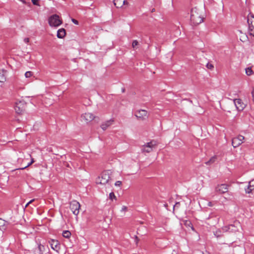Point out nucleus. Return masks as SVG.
<instances>
[{
	"instance_id": "f257e3e1",
	"label": "nucleus",
	"mask_w": 254,
	"mask_h": 254,
	"mask_svg": "<svg viewBox=\"0 0 254 254\" xmlns=\"http://www.w3.org/2000/svg\"><path fill=\"white\" fill-rule=\"evenodd\" d=\"M190 21L194 25H197L203 21L198 9L196 7L192 8L190 11Z\"/></svg>"
},
{
	"instance_id": "f03ea898",
	"label": "nucleus",
	"mask_w": 254,
	"mask_h": 254,
	"mask_svg": "<svg viewBox=\"0 0 254 254\" xmlns=\"http://www.w3.org/2000/svg\"><path fill=\"white\" fill-rule=\"evenodd\" d=\"M111 174L112 172L110 170L104 171L96 179V184L100 185H106L108 184L110 180Z\"/></svg>"
},
{
	"instance_id": "7ed1b4c3",
	"label": "nucleus",
	"mask_w": 254,
	"mask_h": 254,
	"mask_svg": "<svg viewBox=\"0 0 254 254\" xmlns=\"http://www.w3.org/2000/svg\"><path fill=\"white\" fill-rule=\"evenodd\" d=\"M157 145V142L154 140H152L149 142L145 143L141 146V152L143 153H150L156 147Z\"/></svg>"
},
{
	"instance_id": "20e7f679",
	"label": "nucleus",
	"mask_w": 254,
	"mask_h": 254,
	"mask_svg": "<svg viewBox=\"0 0 254 254\" xmlns=\"http://www.w3.org/2000/svg\"><path fill=\"white\" fill-rule=\"evenodd\" d=\"M49 24L51 27H58L62 23V20L59 15L54 14L51 16L48 19Z\"/></svg>"
},
{
	"instance_id": "39448f33",
	"label": "nucleus",
	"mask_w": 254,
	"mask_h": 254,
	"mask_svg": "<svg viewBox=\"0 0 254 254\" xmlns=\"http://www.w3.org/2000/svg\"><path fill=\"white\" fill-rule=\"evenodd\" d=\"M240 226L239 222H236L234 224H231L222 227L223 232H236L239 230L238 227Z\"/></svg>"
},
{
	"instance_id": "423d86ee",
	"label": "nucleus",
	"mask_w": 254,
	"mask_h": 254,
	"mask_svg": "<svg viewBox=\"0 0 254 254\" xmlns=\"http://www.w3.org/2000/svg\"><path fill=\"white\" fill-rule=\"evenodd\" d=\"M80 208V205L77 201L72 200L70 202V209L74 215L78 214Z\"/></svg>"
},
{
	"instance_id": "0eeeda50",
	"label": "nucleus",
	"mask_w": 254,
	"mask_h": 254,
	"mask_svg": "<svg viewBox=\"0 0 254 254\" xmlns=\"http://www.w3.org/2000/svg\"><path fill=\"white\" fill-rule=\"evenodd\" d=\"M247 22L250 34L254 35V17L252 15L248 16Z\"/></svg>"
},
{
	"instance_id": "6e6552de",
	"label": "nucleus",
	"mask_w": 254,
	"mask_h": 254,
	"mask_svg": "<svg viewBox=\"0 0 254 254\" xmlns=\"http://www.w3.org/2000/svg\"><path fill=\"white\" fill-rule=\"evenodd\" d=\"M244 136L239 135L237 137L233 138L232 140V145L234 148L237 147L244 142Z\"/></svg>"
},
{
	"instance_id": "1a4fd4ad",
	"label": "nucleus",
	"mask_w": 254,
	"mask_h": 254,
	"mask_svg": "<svg viewBox=\"0 0 254 254\" xmlns=\"http://www.w3.org/2000/svg\"><path fill=\"white\" fill-rule=\"evenodd\" d=\"M135 117L141 120H144L148 117L147 112L145 110H139L135 112Z\"/></svg>"
},
{
	"instance_id": "9d476101",
	"label": "nucleus",
	"mask_w": 254,
	"mask_h": 254,
	"mask_svg": "<svg viewBox=\"0 0 254 254\" xmlns=\"http://www.w3.org/2000/svg\"><path fill=\"white\" fill-rule=\"evenodd\" d=\"M228 190V185L226 184L218 185L215 187V191L221 194L227 192Z\"/></svg>"
},
{
	"instance_id": "9b49d317",
	"label": "nucleus",
	"mask_w": 254,
	"mask_h": 254,
	"mask_svg": "<svg viewBox=\"0 0 254 254\" xmlns=\"http://www.w3.org/2000/svg\"><path fill=\"white\" fill-rule=\"evenodd\" d=\"M234 104L236 108L238 111H242L246 107V105L240 99H236L233 101Z\"/></svg>"
},
{
	"instance_id": "f8f14e48",
	"label": "nucleus",
	"mask_w": 254,
	"mask_h": 254,
	"mask_svg": "<svg viewBox=\"0 0 254 254\" xmlns=\"http://www.w3.org/2000/svg\"><path fill=\"white\" fill-rule=\"evenodd\" d=\"M49 242L51 248L54 251L58 252L60 249V244L59 242L57 240L51 239Z\"/></svg>"
},
{
	"instance_id": "ddd939ff",
	"label": "nucleus",
	"mask_w": 254,
	"mask_h": 254,
	"mask_svg": "<svg viewBox=\"0 0 254 254\" xmlns=\"http://www.w3.org/2000/svg\"><path fill=\"white\" fill-rule=\"evenodd\" d=\"M81 117L86 123L92 121L95 118V116L90 113H86L83 114Z\"/></svg>"
},
{
	"instance_id": "4468645a",
	"label": "nucleus",
	"mask_w": 254,
	"mask_h": 254,
	"mask_svg": "<svg viewBox=\"0 0 254 254\" xmlns=\"http://www.w3.org/2000/svg\"><path fill=\"white\" fill-rule=\"evenodd\" d=\"M14 109L17 114H21L23 111V105L21 102L16 103Z\"/></svg>"
},
{
	"instance_id": "2eb2a0df",
	"label": "nucleus",
	"mask_w": 254,
	"mask_h": 254,
	"mask_svg": "<svg viewBox=\"0 0 254 254\" xmlns=\"http://www.w3.org/2000/svg\"><path fill=\"white\" fill-rule=\"evenodd\" d=\"M114 122V120H108L104 123H103L101 126V127L103 130H106L108 127L111 126Z\"/></svg>"
},
{
	"instance_id": "dca6fc26",
	"label": "nucleus",
	"mask_w": 254,
	"mask_h": 254,
	"mask_svg": "<svg viewBox=\"0 0 254 254\" xmlns=\"http://www.w3.org/2000/svg\"><path fill=\"white\" fill-rule=\"evenodd\" d=\"M126 3V0H114V5L117 7H122Z\"/></svg>"
},
{
	"instance_id": "f3484780",
	"label": "nucleus",
	"mask_w": 254,
	"mask_h": 254,
	"mask_svg": "<svg viewBox=\"0 0 254 254\" xmlns=\"http://www.w3.org/2000/svg\"><path fill=\"white\" fill-rule=\"evenodd\" d=\"M6 71L4 69L0 70V82H4L6 81Z\"/></svg>"
},
{
	"instance_id": "a211bd4d",
	"label": "nucleus",
	"mask_w": 254,
	"mask_h": 254,
	"mask_svg": "<svg viewBox=\"0 0 254 254\" xmlns=\"http://www.w3.org/2000/svg\"><path fill=\"white\" fill-rule=\"evenodd\" d=\"M7 225V222L4 220L0 218V230L2 231H4L6 229Z\"/></svg>"
},
{
	"instance_id": "6ab92c4d",
	"label": "nucleus",
	"mask_w": 254,
	"mask_h": 254,
	"mask_svg": "<svg viewBox=\"0 0 254 254\" xmlns=\"http://www.w3.org/2000/svg\"><path fill=\"white\" fill-rule=\"evenodd\" d=\"M254 189V179L252 180L249 182V185L248 186L247 189H246V193H250Z\"/></svg>"
},
{
	"instance_id": "aec40b11",
	"label": "nucleus",
	"mask_w": 254,
	"mask_h": 254,
	"mask_svg": "<svg viewBox=\"0 0 254 254\" xmlns=\"http://www.w3.org/2000/svg\"><path fill=\"white\" fill-rule=\"evenodd\" d=\"M66 34L65 30L64 28H61L57 32V37L59 38H63Z\"/></svg>"
},
{
	"instance_id": "412c9836",
	"label": "nucleus",
	"mask_w": 254,
	"mask_h": 254,
	"mask_svg": "<svg viewBox=\"0 0 254 254\" xmlns=\"http://www.w3.org/2000/svg\"><path fill=\"white\" fill-rule=\"evenodd\" d=\"M223 232V231H222V230H221L218 229H217L215 231H214L213 232V234L215 235V236H216L217 238H219V237H221V236H222Z\"/></svg>"
},
{
	"instance_id": "4be33fe9",
	"label": "nucleus",
	"mask_w": 254,
	"mask_h": 254,
	"mask_svg": "<svg viewBox=\"0 0 254 254\" xmlns=\"http://www.w3.org/2000/svg\"><path fill=\"white\" fill-rule=\"evenodd\" d=\"M246 73L248 76H251L254 73L251 67H247L245 69Z\"/></svg>"
},
{
	"instance_id": "5701e85b",
	"label": "nucleus",
	"mask_w": 254,
	"mask_h": 254,
	"mask_svg": "<svg viewBox=\"0 0 254 254\" xmlns=\"http://www.w3.org/2000/svg\"><path fill=\"white\" fill-rule=\"evenodd\" d=\"M63 236L66 238H69L71 236V233L69 231H64L63 232Z\"/></svg>"
},
{
	"instance_id": "b1692460",
	"label": "nucleus",
	"mask_w": 254,
	"mask_h": 254,
	"mask_svg": "<svg viewBox=\"0 0 254 254\" xmlns=\"http://www.w3.org/2000/svg\"><path fill=\"white\" fill-rule=\"evenodd\" d=\"M216 157L213 156L209 159V161L206 162L205 163L206 165H210L212 163H214L216 161Z\"/></svg>"
},
{
	"instance_id": "393cba45",
	"label": "nucleus",
	"mask_w": 254,
	"mask_h": 254,
	"mask_svg": "<svg viewBox=\"0 0 254 254\" xmlns=\"http://www.w3.org/2000/svg\"><path fill=\"white\" fill-rule=\"evenodd\" d=\"M33 75V73L31 71H26L25 73V77L26 78H29L32 76Z\"/></svg>"
},
{
	"instance_id": "a878e982",
	"label": "nucleus",
	"mask_w": 254,
	"mask_h": 254,
	"mask_svg": "<svg viewBox=\"0 0 254 254\" xmlns=\"http://www.w3.org/2000/svg\"><path fill=\"white\" fill-rule=\"evenodd\" d=\"M38 249L40 251V254H43V251L45 249L44 246L43 245H42L41 244H40L38 246Z\"/></svg>"
},
{
	"instance_id": "bb28decb",
	"label": "nucleus",
	"mask_w": 254,
	"mask_h": 254,
	"mask_svg": "<svg viewBox=\"0 0 254 254\" xmlns=\"http://www.w3.org/2000/svg\"><path fill=\"white\" fill-rule=\"evenodd\" d=\"M109 198L113 200V199H116V196H115V194L114 192H110V194H109Z\"/></svg>"
},
{
	"instance_id": "cd10ccee",
	"label": "nucleus",
	"mask_w": 254,
	"mask_h": 254,
	"mask_svg": "<svg viewBox=\"0 0 254 254\" xmlns=\"http://www.w3.org/2000/svg\"><path fill=\"white\" fill-rule=\"evenodd\" d=\"M206 66L208 69H212L214 68L213 65L209 63L207 64Z\"/></svg>"
},
{
	"instance_id": "c85d7f7f",
	"label": "nucleus",
	"mask_w": 254,
	"mask_h": 254,
	"mask_svg": "<svg viewBox=\"0 0 254 254\" xmlns=\"http://www.w3.org/2000/svg\"><path fill=\"white\" fill-rule=\"evenodd\" d=\"M138 42L137 40H134L133 42H132V46L133 48H135L136 47V46L138 45Z\"/></svg>"
},
{
	"instance_id": "c756f323",
	"label": "nucleus",
	"mask_w": 254,
	"mask_h": 254,
	"mask_svg": "<svg viewBox=\"0 0 254 254\" xmlns=\"http://www.w3.org/2000/svg\"><path fill=\"white\" fill-rule=\"evenodd\" d=\"M33 4L36 5H39V0H31Z\"/></svg>"
},
{
	"instance_id": "7c9ffc66",
	"label": "nucleus",
	"mask_w": 254,
	"mask_h": 254,
	"mask_svg": "<svg viewBox=\"0 0 254 254\" xmlns=\"http://www.w3.org/2000/svg\"><path fill=\"white\" fill-rule=\"evenodd\" d=\"M33 163H34V161H31L30 163H29L28 164V165L27 166H26L24 167H22V168H20L19 169L23 170V169L26 168L27 167H29L30 165H31Z\"/></svg>"
},
{
	"instance_id": "2f4dec72",
	"label": "nucleus",
	"mask_w": 254,
	"mask_h": 254,
	"mask_svg": "<svg viewBox=\"0 0 254 254\" xmlns=\"http://www.w3.org/2000/svg\"><path fill=\"white\" fill-rule=\"evenodd\" d=\"M180 202H176V204L174 205V210L175 209V208H178L180 207Z\"/></svg>"
},
{
	"instance_id": "473e14b6",
	"label": "nucleus",
	"mask_w": 254,
	"mask_h": 254,
	"mask_svg": "<svg viewBox=\"0 0 254 254\" xmlns=\"http://www.w3.org/2000/svg\"><path fill=\"white\" fill-rule=\"evenodd\" d=\"M122 184V182L121 181H117L116 183H115V186H120Z\"/></svg>"
},
{
	"instance_id": "72a5a7b5",
	"label": "nucleus",
	"mask_w": 254,
	"mask_h": 254,
	"mask_svg": "<svg viewBox=\"0 0 254 254\" xmlns=\"http://www.w3.org/2000/svg\"><path fill=\"white\" fill-rule=\"evenodd\" d=\"M71 21H72V22L73 23H74L75 24H76V25L78 24V21H77V20H76V19L72 18V19H71Z\"/></svg>"
},
{
	"instance_id": "f704fd0d",
	"label": "nucleus",
	"mask_w": 254,
	"mask_h": 254,
	"mask_svg": "<svg viewBox=\"0 0 254 254\" xmlns=\"http://www.w3.org/2000/svg\"><path fill=\"white\" fill-rule=\"evenodd\" d=\"M34 199H33L32 200H31L30 201H29L25 205V207H27L30 204H31L32 202H33L34 201Z\"/></svg>"
},
{
	"instance_id": "c9c22d12",
	"label": "nucleus",
	"mask_w": 254,
	"mask_h": 254,
	"mask_svg": "<svg viewBox=\"0 0 254 254\" xmlns=\"http://www.w3.org/2000/svg\"><path fill=\"white\" fill-rule=\"evenodd\" d=\"M252 96V100L253 102H254V88L253 89L252 92H251Z\"/></svg>"
},
{
	"instance_id": "e433bc0d",
	"label": "nucleus",
	"mask_w": 254,
	"mask_h": 254,
	"mask_svg": "<svg viewBox=\"0 0 254 254\" xmlns=\"http://www.w3.org/2000/svg\"><path fill=\"white\" fill-rule=\"evenodd\" d=\"M127 210V207L125 206H123L122 208V211H125Z\"/></svg>"
},
{
	"instance_id": "4c0bfd02",
	"label": "nucleus",
	"mask_w": 254,
	"mask_h": 254,
	"mask_svg": "<svg viewBox=\"0 0 254 254\" xmlns=\"http://www.w3.org/2000/svg\"><path fill=\"white\" fill-rule=\"evenodd\" d=\"M138 241H139V239L138 238V237L137 236H135V242L136 245L138 244Z\"/></svg>"
},
{
	"instance_id": "58836bf2",
	"label": "nucleus",
	"mask_w": 254,
	"mask_h": 254,
	"mask_svg": "<svg viewBox=\"0 0 254 254\" xmlns=\"http://www.w3.org/2000/svg\"><path fill=\"white\" fill-rule=\"evenodd\" d=\"M24 42L28 43L29 42V39L28 38H25L24 39Z\"/></svg>"
},
{
	"instance_id": "ea45409f",
	"label": "nucleus",
	"mask_w": 254,
	"mask_h": 254,
	"mask_svg": "<svg viewBox=\"0 0 254 254\" xmlns=\"http://www.w3.org/2000/svg\"><path fill=\"white\" fill-rule=\"evenodd\" d=\"M19 0L21 1L24 4L26 3V1L24 0Z\"/></svg>"
},
{
	"instance_id": "a19ab883",
	"label": "nucleus",
	"mask_w": 254,
	"mask_h": 254,
	"mask_svg": "<svg viewBox=\"0 0 254 254\" xmlns=\"http://www.w3.org/2000/svg\"><path fill=\"white\" fill-rule=\"evenodd\" d=\"M31 161H34V159L33 158L31 159Z\"/></svg>"
},
{
	"instance_id": "79ce46f5",
	"label": "nucleus",
	"mask_w": 254,
	"mask_h": 254,
	"mask_svg": "<svg viewBox=\"0 0 254 254\" xmlns=\"http://www.w3.org/2000/svg\"><path fill=\"white\" fill-rule=\"evenodd\" d=\"M209 206H211V203H210V202H209Z\"/></svg>"
},
{
	"instance_id": "37998d69",
	"label": "nucleus",
	"mask_w": 254,
	"mask_h": 254,
	"mask_svg": "<svg viewBox=\"0 0 254 254\" xmlns=\"http://www.w3.org/2000/svg\"><path fill=\"white\" fill-rule=\"evenodd\" d=\"M203 254H204L203 253Z\"/></svg>"
}]
</instances>
